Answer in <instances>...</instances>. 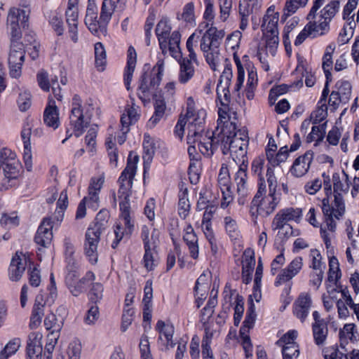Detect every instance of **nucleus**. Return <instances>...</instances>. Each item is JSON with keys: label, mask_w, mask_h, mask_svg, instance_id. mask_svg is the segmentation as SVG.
Wrapping results in <instances>:
<instances>
[{"label": "nucleus", "mask_w": 359, "mask_h": 359, "mask_svg": "<svg viewBox=\"0 0 359 359\" xmlns=\"http://www.w3.org/2000/svg\"><path fill=\"white\" fill-rule=\"evenodd\" d=\"M217 137L215 136V144L217 149H220L224 155L230 151L232 152L233 161L239 168L235 175L234 180L237 187L238 195V201L240 205H245L247 197V188L245 186L247 179V164L245 163L247 156V140L245 135L236 130L219 129Z\"/></svg>", "instance_id": "1"}, {"label": "nucleus", "mask_w": 359, "mask_h": 359, "mask_svg": "<svg viewBox=\"0 0 359 359\" xmlns=\"http://www.w3.org/2000/svg\"><path fill=\"white\" fill-rule=\"evenodd\" d=\"M278 21V11L274 6H270L266 11L262 25L263 37L257 50L260 60L264 58V55L274 56L276 55L279 42Z\"/></svg>", "instance_id": "2"}, {"label": "nucleus", "mask_w": 359, "mask_h": 359, "mask_svg": "<svg viewBox=\"0 0 359 359\" xmlns=\"http://www.w3.org/2000/svg\"><path fill=\"white\" fill-rule=\"evenodd\" d=\"M225 32L211 26L203 34L200 40V49L205 61L213 71H216L220 62V45Z\"/></svg>", "instance_id": "3"}, {"label": "nucleus", "mask_w": 359, "mask_h": 359, "mask_svg": "<svg viewBox=\"0 0 359 359\" xmlns=\"http://www.w3.org/2000/svg\"><path fill=\"white\" fill-rule=\"evenodd\" d=\"M233 310L234 327L230 328L226 337V343L231 346L241 345L247 357V316L243 321L238 332L236 329L239 326L245 311L244 298L239 294L236 295Z\"/></svg>", "instance_id": "4"}, {"label": "nucleus", "mask_w": 359, "mask_h": 359, "mask_svg": "<svg viewBox=\"0 0 359 359\" xmlns=\"http://www.w3.org/2000/svg\"><path fill=\"white\" fill-rule=\"evenodd\" d=\"M93 111L94 107L91 100H89L84 106H82L80 97L78 95L74 96L69 121L76 137H80L83 133L85 128H88Z\"/></svg>", "instance_id": "5"}, {"label": "nucleus", "mask_w": 359, "mask_h": 359, "mask_svg": "<svg viewBox=\"0 0 359 359\" xmlns=\"http://www.w3.org/2000/svg\"><path fill=\"white\" fill-rule=\"evenodd\" d=\"M163 65V61L159 60L151 71H145L141 76L137 95L143 102L149 101L151 95L156 94L162 79Z\"/></svg>", "instance_id": "6"}, {"label": "nucleus", "mask_w": 359, "mask_h": 359, "mask_svg": "<svg viewBox=\"0 0 359 359\" xmlns=\"http://www.w3.org/2000/svg\"><path fill=\"white\" fill-rule=\"evenodd\" d=\"M175 85L169 83L166 85L165 91L162 94H154V113L147 122V127L152 128L163 118L168 111L171 110V106L175 102Z\"/></svg>", "instance_id": "7"}, {"label": "nucleus", "mask_w": 359, "mask_h": 359, "mask_svg": "<svg viewBox=\"0 0 359 359\" xmlns=\"http://www.w3.org/2000/svg\"><path fill=\"white\" fill-rule=\"evenodd\" d=\"M324 182V190L327 196L322 201V210L325 217L339 219L345 212V205L341 194L334 195V199L330 200L329 195L332 193V184L330 175L325 172L322 174Z\"/></svg>", "instance_id": "8"}, {"label": "nucleus", "mask_w": 359, "mask_h": 359, "mask_svg": "<svg viewBox=\"0 0 359 359\" xmlns=\"http://www.w3.org/2000/svg\"><path fill=\"white\" fill-rule=\"evenodd\" d=\"M129 156L128 158L127 165L119 177L118 182L119 183V189L118 191V196L120 202L126 201L128 204H130L129 197L130 195V189L133 186V180L136 173L137 170V162L138 157L134 156V159L132 161Z\"/></svg>", "instance_id": "9"}, {"label": "nucleus", "mask_w": 359, "mask_h": 359, "mask_svg": "<svg viewBox=\"0 0 359 359\" xmlns=\"http://www.w3.org/2000/svg\"><path fill=\"white\" fill-rule=\"evenodd\" d=\"M225 228L229 237L234 241V256L240 257L236 262L238 265L242 266V278L243 282L247 284V275L245 274L244 261L246 260L245 258L246 250H244V245L240 241L239 232L237 231V226L236 222L229 217L224 218Z\"/></svg>", "instance_id": "10"}, {"label": "nucleus", "mask_w": 359, "mask_h": 359, "mask_svg": "<svg viewBox=\"0 0 359 359\" xmlns=\"http://www.w3.org/2000/svg\"><path fill=\"white\" fill-rule=\"evenodd\" d=\"M121 215L120 222L116 226L114 234L116 236L115 240L111 244L113 248H116L119 242L123 239L124 236L130 235L134 229L133 222L131 220L130 217V206L126 201L119 202Z\"/></svg>", "instance_id": "11"}, {"label": "nucleus", "mask_w": 359, "mask_h": 359, "mask_svg": "<svg viewBox=\"0 0 359 359\" xmlns=\"http://www.w3.org/2000/svg\"><path fill=\"white\" fill-rule=\"evenodd\" d=\"M20 39H11L8 55L9 73L13 78H19L22 74V67L25 60V50Z\"/></svg>", "instance_id": "12"}, {"label": "nucleus", "mask_w": 359, "mask_h": 359, "mask_svg": "<svg viewBox=\"0 0 359 359\" xmlns=\"http://www.w3.org/2000/svg\"><path fill=\"white\" fill-rule=\"evenodd\" d=\"M278 204L276 194L266 195L265 185H259L258 191L252 201V209L257 208V212L260 215H269L275 210Z\"/></svg>", "instance_id": "13"}, {"label": "nucleus", "mask_w": 359, "mask_h": 359, "mask_svg": "<svg viewBox=\"0 0 359 359\" xmlns=\"http://www.w3.org/2000/svg\"><path fill=\"white\" fill-rule=\"evenodd\" d=\"M233 77L231 65L226 63L224 69L220 76L217 86V95L220 105L229 104L231 101V95L229 88Z\"/></svg>", "instance_id": "14"}, {"label": "nucleus", "mask_w": 359, "mask_h": 359, "mask_svg": "<svg viewBox=\"0 0 359 359\" xmlns=\"http://www.w3.org/2000/svg\"><path fill=\"white\" fill-rule=\"evenodd\" d=\"M101 234L102 233H100L97 229L93 230L88 228L86 232L83 243L84 252L89 262L93 264L97 262V245Z\"/></svg>", "instance_id": "15"}, {"label": "nucleus", "mask_w": 359, "mask_h": 359, "mask_svg": "<svg viewBox=\"0 0 359 359\" xmlns=\"http://www.w3.org/2000/svg\"><path fill=\"white\" fill-rule=\"evenodd\" d=\"M28 19L26 11L17 8H12L8 12L7 24L11 29V39H20L21 32L19 20L21 23L25 22Z\"/></svg>", "instance_id": "16"}, {"label": "nucleus", "mask_w": 359, "mask_h": 359, "mask_svg": "<svg viewBox=\"0 0 359 359\" xmlns=\"http://www.w3.org/2000/svg\"><path fill=\"white\" fill-rule=\"evenodd\" d=\"M311 305V295L306 292L301 293L293 304V315L302 323L304 322L309 316Z\"/></svg>", "instance_id": "17"}, {"label": "nucleus", "mask_w": 359, "mask_h": 359, "mask_svg": "<svg viewBox=\"0 0 359 359\" xmlns=\"http://www.w3.org/2000/svg\"><path fill=\"white\" fill-rule=\"evenodd\" d=\"M156 330L159 333L158 344L163 346L165 350L173 348L175 344L172 341L175 332L174 326L172 324L165 323L163 320H158L156 325Z\"/></svg>", "instance_id": "18"}, {"label": "nucleus", "mask_w": 359, "mask_h": 359, "mask_svg": "<svg viewBox=\"0 0 359 359\" xmlns=\"http://www.w3.org/2000/svg\"><path fill=\"white\" fill-rule=\"evenodd\" d=\"M27 263V258L22 252H17L13 257L8 269V277L12 281H18L22 276Z\"/></svg>", "instance_id": "19"}, {"label": "nucleus", "mask_w": 359, "mask_h": 359, "mask_svg": "<svg viewBox=\"0 0 359 359\" xmlns=\"http://www.w3.org/2000/svg\"><path fill=\"white\" fill-rule=\"evenodd\" d=\"M53 221L50 218H44L40 224L34 241L41 247L48 248L53 239Z\"/></svg>", "instance_id": "20"}, {"label": "nucleus", "mask_w": 359, "mask_h": 359, "mask_svg": "<svg viewBox=\"0 0 359 359\" xmlns=\"http://www.w3.org/2000/svg\"><path fill=\"white\" fill-rule=\"evenodd\" d=\"M312 161L313 154L310 152L305 153L294 161L290 168V172L294 177L304 176L308 172Z\"/></svg>", "instance_id": "21"}, {"label": "nucleus", "mask_w": 359, "mask_h": 359, "mask_svg": "<svg viewBox=\"0 0 359 359\" xmlns=\"http://www.w3.org/2000/svg\"><path fill=\"white\" fill-rule=\"evenodd\" d=\"M303 267V259L300 257H297L284 269L277 276L275 284L279 285L283 283L290 280L297 276Z\"/></svg>", "instance_id": "22"}, {"label": "nucleus", "mask_w": 359, "mask_h": 359, "mask_svg": "<svg viewBox=\"0 0 359 359\" xmlns=\"http://www.w3.org/2000/svg\"><path fill=\"white\" fill-rule=\"evenodd\" d=\"M126 3V1H123V4H121L119 0H103L100 14V22L108 24L115 11L124 10Z\"/></svg>", "instance_id": "23"}, {"label": "nucleus", "mask_w": 359, "mask_h": 359, "mask_svg": "<svg viewBox=\"0 0 359 359\" xmlns=\"http://www.w3.org/2000/svg\"><path fill=\"white\" fill-rule=\"evenodd\" d=\"M32 126L29 123H26L22 129L21 137L24 144L23 161L28 171H31L32 169V154L30 142Z\"/></svg>", "instance_id": "24"}, {"label": "nucleus", "mask_w": 359, "mask_h": 359, "mask_svg": "<svg viewBox=\"0 0 359 359\" xmlns=\"http://www.w3.org/2000/svg\"><path fill=\"white\" fill-rule=\"evenodd\" d=\"M187 122H189L187 144H196L203 137L201 133L203 131L204 118L198 116L196 118L187 119Z\"/></svg>", "instance_id": "25"}, {"label": "nucleus", "mask_w": 359, "mask_h": 359, "mask_svg": "<svg viewBox=\"0 0 359 359\" xmlns=\"http://www.w3.org/2000/svg\"><path fill=\"white\" fill-rule=\"evenodd\" d=\"M97 6L95 0H88L85 17V24L93 34H97L100 28V20L97 19Z\"/></svg>", "instance_id": "26"}, {"label": "nucleus", "mask_w": 359, "mask_h": 359, "mask_svg": "<svg viewBox=\"0 0 359 359\" xmlns=\"http://www.w3.org/2000/svg\"><path fill=\"white\" fill-rule=\"evenodd\" d=\"M42 334L39 332H32L29 335L27 345V355L29 359L42 358Z\"/></svg>", "instance_id": "27"}, {"label": "nucleus", "mask_w": 359, "mask_h": 359, "mask_svg": "<svg viewBox=\"0 0 359 359\" xmlns=\"http://www.w3.org/2000/svg\"><path fill=\"white\" fill-rule=\"evenodd\" d=\"M46 304V302L44 300L43 294L42 293L37 294L35 298L30 317L29 326L31 329H36L41 325L42 317L44 315Z\"/></svg>", "instance_id": "28"}, {"label": "nucleus", "mask_w": 359, "mask_h": 359, "mask_svg": "<svg viewBox=\"0 0 359 359\" xmlns=\"http://www.w3.org/2000/svg\"><path fill=\"white\" fill-rule=\"evenodd\" d=\"M137 62V53L133 46H130L128 50L127 65L124 71V83L128 90L130 89V83L133 79V73Z\"/></svg>", "instance_id": "29"}, {"label": "nucleus", "mask_w": 359, "mask_h": 359, "mask_svg": "<svg viewBox=\"0 0 359 359\" xmlns=\"http://www.w3.org/2000/svg\"><path fill=\"white\" fill-rule=\"evenodd\" d=\"M183 239L189 248L191 257L197 259L198 257V237L191 224H188L185 228Z\"/></svg>", "instance_id": "30"}, {"label": "nucleus", "mask_w": 359, "mask_h": 359, "mask_svg": "<svg viewBox=\"0 0 359 359\" xmlns=\"http://www.w3.org/2000/svg\"><path fill=\"white\" fill-rule=\"evenodd\" d=\"M198 196L196 203V210L198 211L203 210L208 205L218 203L217 196L207 186L201 189Z\"/></svg>", "instance_id": "31"}, {"label": "nucleus", "mask_w": 359, "mask_h": 359, "mask_svg": "<svg viewBox=\"0 0 359 359\" xmlns=\"http://www.w3.org/2000/svg\"><path fill=\"white\" fill-rule=\"evenodd\" d=\"M218 116L217 131L222 128L236 130V123L231 121L229 104L219 107Z\"/></svg>", "instance_id": "32"}, {"label": "nucleus", "mask_w": 359, "mask_h": 359, "mask_svg": "<svg viewBox=\"0 0 359 359\" xmlns=\"http://www.w3.org/2000/svg\"><path fill=\"white\" fill-rule=\"evenodd\" d=\"M233 60L237 69V78L235 86L234 93L238 97L237 101L245 104V99L241 97L240 90L243 87L245 81V69L242 62L236 53H233Z\"/></svg>", "instance_id": "33"}, {"label": "nucleus", "mask_w": 359, "mask_h": 359, "mask_svg": "<svg viewBox=\"0 0 359 359\" xmlns=\"http://www.w3.org/2000/svg\"><path fill=\"white\" fill-rule=\"evenodd\" d=\"M193 60L189 58H183L180 62V72L178 75V80L181 83H187L191 79L195 74L194 67L193 65Z\"/></svg>", "instance_id": "34"}, {"label": "nucleus", "mask_w": 359, "mask_h": 359, "mask_svg": "<svg viewBox=\"0 0 359 359\" xmlns=\"http://www.w3.org/2000/svg\"><path fill=\"white\" fill-rule=\"evenodd\" d=\"M156 34L158 37L161 49L164 51L167 48V40L170 36L171 27L166 19H161L157 24Z\"/></svg>", "instance_id": "35"}, {"label": "nucleus", "mask_w": 359, "mask_h": 359, "mask_svg": "<svg viewBox=\"0 0 359 359\" xmlns=\"http://www.w3.org/2000/svg\"><path fill=\"white\" fill-rule=\"evenodd\" d=\"M43 323L46 329L50 331L48 335L50 337V336L59 334L58 333L63 327L64 321L62 318H57L55 313H50L46 316Z\"/></svg>", "instance_id": "36"}, {"label": "nucleus", "mask_w": 359, "mask_h": 359, "mask_svg": "<svg viewBox=\"0 0 359 359\" xmlns=\"http://www.w3.org/2000/svg\"><path fill=\"white\" fill-rule=\"evenodd\" d=\"M266 154L269 163L272 166H278L285 162L289 156L286 146L282 147L278 152H276L273 149H266Z\"/></svg>", "instance_id": "37"}, {"label": "nucleus", "mask_w": 359, "mask_h": 359, "mask_svg": "<svg viewBox=\"0 0 359 359\" xmlns=\"http://www.w3.org/2000/svg\"><path fill=\"white\" fill-rule=\"evenodd\" d=\"M55 104V102H53ZM43 121L47 126L57 129L60 126L59 114L55 104H49L45 109L43 113Z\"/></svg>", "instance_id": "38"}, {"label": "nucleus", "mask_w": 359, "mask_h": 359, "mask_svg": "<svg viewBox=\"0 0 359 359\" xmlns=\"http://www.w3.org/2000/svg\"><path fill=\"white\" fill-rule=\"evenodd\" d=\"M156 247L157 245H149V248L144 247L143 264L148 271L153 270L158 264V257L156 252Z\"/></svg>", "instance_id": "39"}, {"label": "nucleus", "mask_w": 359, "mask_h": 359, "mask_svg": "<svg viewBox=\"0 0 359 359\" xmlns=\"http://www.w3.org/2000/svg\"><path fill=\"white\" fill-rule=\"evenodd\" d=\"M44 15L56 34L58 36L62 35L64 27L61 15L56 11H47L45 12Z\"/></svg>", "instance_id": "40"}, {"label": "nucleus", "mask_w": 359, "mask_h": 359, "mask_svg": "<svg viewBox=\"0 0 359 359\" xmlns=\"http://www.w3.org/2000/svg\"><path fill=\"white\" fill-rule=\"evenodd\" d=\"M263 274V266L261 259H259V263L256 269V272L254 278L252 294L250 296L257 302H259L262 298L261 285L262 278Z\"/></svg>", "instance_id": "41"}, {"label": "nucleus", "mask_w": 359, "mask_h": 359, "mask_svg": "<svg viewBox=\"0 0 359 359\" xmlns=\"http://www.w3.org/2000/svg\"><path fill=\"white\" fill-rule=\"evenodd\" d=\"M306 25L313 35V38L325 35L330 30V25L318 18L316 21H309Z\"/></svg>", "instance_id": "42"}, {"label": "nucleus", "mask_w": 359, "mask_h": 359, "mask_svg": "<svg viewBox=\"0 0 359 359\" xmlns=\"http://www.w3.org/2000/svg\"><path fill=\"white\" fill-rule=\"evenodd\" d=\"M272 229L278 230V235L280 236H286L290 234L292 229L280 212L274 217L272 222Z\"/></svg>", "instance_id": "43"}, {"label": "nucleus", "mask_w": 359, "mask_h": 359, "mask_svg": "<svg viewBox=\"0 0 359 359\" xmlns=\"http://www.w3.org/2000/svg\"><path fill=\"white\" fill-rule=\"evenodd\" d=\"M306 71V61L303 57L298 58V64L295 69V73L298 74V79L291 83L288 84L291 92H294L303 86L302 78Z\"/></svg>", "instance_id": "44"}, {"label": "nucleus", "mask_w": 359, "mask_h": 359, "mask_svg": "<svg viewBox=\"0 0 359 359\" xmlns=\"http://www.w3.org/2000/svg\"><path fill=\"white\" fill-rule=\"evenodd\" d=\"M199 151L207 156H212L215 151L217 150V146L215 144V137L213 138L206 136L196 143Z\"/></svg>", "instance_id": "45"}, {"label": "nucleus", "mask_w": 359, "mask_h": 359, "mask_svg": "<svg viewBox=\"0 0 359 359\" xmlns=\"http://www.w3.org/2000/svg\"><path fill=\"white\" fill-rule=\"evenodd\" d=\"M1 168L6 178L9 180L16 179L20 175L22 165L16 158L14 160H11L10 163H7L6 165H4Z\"/></svg>", "instance_id": "46"}, {"label": "nucleus", "mask_w": 359, "mask_h": 359, "mask_svg": "<svg viewBox=\"0 0 359 359\" xmlns=\"http://www.w3.org/2000/svg\"><path fill=\"white\" fill-rule=\"evenodd\" d=\"M138 117L137 108L134 105H127L121 118V126L129 127L137 121Z\"/></svg>", "instance_id": "47"}, {"label": "nucleus", "mask_w": 359, "mask_h": 359, "mask_svg": "<svg viewBox=\"0 0 359 359\" xmlns=\"http://www.w3.org/2000/svg\"><path fill=\"white\" fill-rule=\"evenodd\" d=\"M156 147L154 140L147 134H144L143 141V159L144 163H150L155 154Z\"/></svg>", "instance_id": "48"}, {"label": "nucleus", "mask_w": 359, "mask_h": 359, "mask_svg": "<svg viewBox=\"0 0 359 359\" xmlns=\"http://www.w3.org/2000/svg\"><path fill=\"white\" fill-rule=\"evenodd\" d=\"M334 90L342 98L343 102L346 103L349 101L351 96L352 86L349 81L340 80L335 85Z\"/></svg>", "instance_id": "49"}, {"label": "nucleus", "mask_w": 359, "mask_h": 359, "mask_svg": "<svg viewBox=\"0 0 359 359\" xmlns=\"http://www.w3.org/2000/svg\"><path fill=\"white\" fill-rule=\"evenodd\" d=\"M191 209V205L188 198L187 189L182 191L179 194L178 214L180 217L185 219L189 215Z\"/></svg>", "instance_id": "50"}, {"label": "nucleus", "mask_w": 359, "mask_h": 359, "mask_svg": "<svg viewBox=\"0 0 359 359\" xmlns=\"http://www.w3.org/2000/svg\"><path fill=\"white\" fill-rule=\"evenodd\" d=\"M109 219V212L107 210H101L97 215L95 223L93 226H90L88 229L98 230L100 233H103V231L108 226V220Z\"/></svg>", "instance_id": "51"}, {"label": "nucleus", "mask_w": 359, "mask_h": 359, "mask_svg": "<svg viewBox=\"0 0 359 359\" xmlns=\"http://www.w3.org/2000/svg\"><path fill=\"white\" fill-rule=\"evenodd\" d=\"M325 131V123L312 126L311 131L306 137V142L309 143L315 142V145H317L318 142L323 140Z\"/></svg>", "instance_id": "52"}, {"label": "nucleus", "mask_w": 359, "mask_h": 359, "mask_svg": "<svg viewBox=\"0 0 359 359\" xmlns=\"http://www.w3.org/2000/svg\"><path fill=\"white\" fill-rule=\"evenodd\" d=\"M95 65L99 71L104 69L107 63V55L103 44L97 42L95 44Z\"/></svg>", "instance_id": "53"}, {"label": "nucleus", "mask_w": 359, "mask_h": 359, "mask_svg": "<svg viewBox=\"0 0 359 359\" xmlns=\"http://www.w3.org/2000/svg\"><path fill=\"white\" fill-rule=\"evenodd\" d=\"M327 116V107L324 99H320L318 102L316 109L311 113V118L313 124H316L325 120Z\"/></svg>", "instance_id": "54"}, {"label": "nucleus", "mask_w": 359, "mask_h": 359, "mask_svg": "<svg viewBox=\"0 0 359 359\" xmlns=\"http://www.w3.org/2000/svg\"><path fill=\"white\" fill-rule=\"evenodd\" d=\"M339 10V3L337 1H332L327 4L320 12V18L321 20L327 22L329 25Z\"/></svg>", "instance_id": "55"}, {"label": "nucleus", "mask_w": 359, "mask_h": 359, "mask_svg": "<svg viewBox=\"0 0 359 359\" xmlns=\"http://www.w3.org/2000/svg\"><path fill=\"white\" fill-rule=\"evenodd\" d=\"M181 34L177 31H174L167 40V48L168 47L170 53L172 57H176L180 54V43Z\"/></svg>", "instance_id": "56"}, {"label": "nucleus", "mask_w": 359, "mask_h": 359, "mask_svg": "<svg viewBox=\"0 0 359 359\" xmlns=\"http://www.w3.org/2000/svg\"><path fill=\"white\" fill-rule=\"evenodd\" d=\"M335 48L336 46L334 43H330L326 47L325 53L323 57L322 67L326 76L330 74V69L333 65L332 54L335 50Z\"/></svg>", "instance_id": "57"}, {"label": "nucleus", "mask_w": 359, "mask_h": 359, "mask_svg": "<svg viewBox=\"0 0 359 359\" xmlns=\"http://www.w3.org/2000/svg\"><path fill=\"white\" fill-rule=\"evenodd\" d=\"M322 354L324 359H348L346 355L339 351L337 344L324 347Z\"/></svg>", "instance_id": "58"}, {"label": "nucleus", "mask_w": 359, "mask_h": 359, "mask_svg": "<svg viewBox=\"0 0 359 359\" xmlns=\"http://www.w3.org/2000/svg\"><path fill=\"white\" fill-rule=\"evenodd\" d=\"M20 339L15 338L9 341L4 348L0 352V359H8L10 356L14 355L20 347Z\"/></svg>", "instance_id": "59"}, {"label": "nucleus", "mask_w": 359, "mask_h": 359, "mask_svg": "<svg viewBox=\"0 0 359 359\" xmlns=\"http://www.w3.org/2000/svg\"><path fill=\"white\" fill-rule=\"evenodd\" d=\"M203 327L205 331V335L202 340V349H203L204 354H209L208 348H210L212 339L215 332V330L212 327L211 323L203 324Z\"/></svg>", "instance_id": "60"}, {"label": "nucleus", "mask_w": 359, "mask_h": 359, "mask_svg": "<svg viewBox=\"0 0 359 359\" xmlns=\"http://www.w3.org/2000/svg\"><path fill=\"white\" fill-rule=\"evenodd\" d=\"M341 276L339 263L335 257H330L329 259L328 279L332 282H337Z\"/></svg>", "instance_id": "61"}, {"label": "nucleus", "mask_w": 359, "mask_h": 359, "mask_svg": "<svg viewBox=\"0 0 359 359\" xmlns=\"http://www.w3.org/2000/svg\"><path fill=\"white\" fill-rule=\"evenodd\" d=\"M339 338L341 343H347L356 338V331L353 323H348L344 325L339 332Z\"/></svg>", "instance_id": "62"}, {"label": "nucleus", "mask_w": 359, "mask_h": 359, "mask_svg": "<svg viewBox=\"0 0 359 359\" xmlns=\"http://www.w3.org/2000/svg\"><path fill=\"white\" fill-rule=\"evenodd\" d=\"M298 336V332L296 330H290L287 331L277 341V344L281 347L298 345L296 339Z\"/></svg>", "instance_id": "63"}, {"label": "nucleus", "mask_w": 359, "mask_h": 359, "mask_svg": "<svg viewBox=\"0 0 359 359\" xmlns=\"http://www.w3.org/2000/svg\"><path fill=\"white\" fill-rule=\"evenodd\" d=\"M66 283L71 293L75 297L85 292L88 285L82 278L76 283L70 282L69 276L67 277Z\"/></svg>", "instance_id": "64"}]
</instances>
